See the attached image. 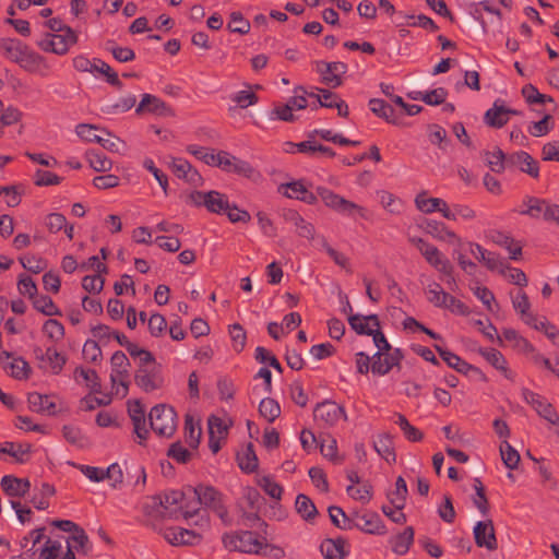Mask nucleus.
<instances>
[{
	"mask_svg": "<svg viewBox=\"0 0 559 559\" xmlns=\"http://www.w3.org/2000/svg\"><path fill=\"white\" fill-rule=\"evenodd\" d=\"M136 98L134 95L121 97L117 103L107 105L103 108V112L107 115H114L117 112H124L134 107Z\"/></svg>",
	"mask_w": 559,
	"mask_h": 559,
	"instance_id": "0e129e2a",
	"label": "nucleus"
},
{
	"mask_svg": "<svg viewBox=\"0 0 559 559\" xmlns=\"http://www.w3.org/2000/svg\"><path fill=\"white\" fill-rule=\"evenodd\" d=\"M369 108L377 117L384 119L386 122L394 126L400 124L399 119L395 117L394 108L381 98H371L369 100Z\"/></svg>",
	"mask_w": 559,
	"mask_h": 559,
	"instance_id": "c85d7f7f",
	"label": "nucleus"
},
{
	"mask_svg": "<svg viewBox=\"0 0 559 559\" xmlns=\"http://www.w3.org/2000/svg\"><path fill=\"white\" fill-rule=\"evenodd\" d=\"M397 420L395 424L399 425L404 433V437L411 442H419L424 439V433L416 427L409 424L408 419L403 415L396 414Z\"/></svg>",
	"mask_w": 559,
	"mask_h": 559,
	"instance_id": "3c124183",
	"label": "nucleus"
},
{
	"mask_svg": "<svg viewBox=\"0 0 559 559\" xmlns=\"http://www.w3.org/2000/svg\"><path fill=\"white\" fill-rule=\"evenodd\" d=\"M134 382L146 393L160 389L164 384L162 365L155 364L151 368L139 367L134 373Z\"/></svg>",
	"mask_w": 559,
	"mask_h": 559,
	"instance_id": "39448f33",
	"label": "nucleus"
},
{
	"mask_svg": "<svg viewBox=\"0 0 559 559\" xmlns=\"http://www.w3.org/2000/svg\"><path fill=\"white\" fill-rule=\"evenodd\" d=\"M259 413L269 423H273L281 416V406L276 400L264 397L259 404Z\"/></svg>",
	"mask_w": 559,
	"mask_h": 559,
	"instance_id": "de8ad7c7",
	"label": "nucleus"
},
{
	"mask_svg": "<svg viewBox=\"0 0 559 559\" xmlns=\"http://www.w3.org/2000/svg\"><path fill=\"white\" fill-rule=\"evenodd\" d=\"M471 253L483 263L489 271H498L500 274L506 273V263L498 253L490 252L478 243L467 242Z\"/></svg>",
	"mask_w": 559,
	"mask_h": 559,
	"instance_id": "f8f14e48",
	"label": "nucleus"
},
{
	"mask_svg": "<svg viewBox=\"0 0 559 559\" xmlns=\"http://www.w3.org/2000/svg\"><path fill=\"white\" fill-rule=\"evenodd\" d=\"M145 112L159 117H175V110L168 104L148 93L142 95L139 105L135 107L136 115H143Z\"/></svg>",
	"mask_w": 559,
	"mask_h": 559,
	"instance_id": "0eeeda50",
	"label": "nucleus"
},
{
	"mask_svg": "<svg viewBox=\"0 0 559 559\" xmlns=\"http://www.w3.org/2000/svg\"><path fill=\"white\" fill-rule=\"evenodd\" d=\"M26 46L16 38H0V50L3 51L5 58L15 63Z\"/></svg>",
	"mask_w": 559,
	"mask_h": 559,
	"instance_id": "f704fd0d",
	"label": "nucleus"
},
{
	"mask_svg": "<svg viewBox=\"0 0 559 559\" xmlns=\"http://www.w3.org/2000/svg\"><path fill=\"white\" fill-rule=\"evenodd\" d=\"M328 512L330 520L335 527L345 531L354 528V521L346 515L341 507L330 506Z\"/></svg>",
	"mask_w": 559,
	"mask_h": 559,
	"instance_id": "49530a36",
	"label": "nucleus"
},
{
	"mask_svg": "<svg viewBox=\"0 0 559 559\" xmlns=\"http://www.w3.org/2000/svg\"><path fill=\"white\" fill-rule=\"evenodd\" d=\"M421 228L432 237L440 240H448L449 242H457L459 246H462L463 242L457 235L448 229L444 223L435 221V219H425L421 224Z\"/></svg>",
	"mask_w": 559,
	"mask_h": 559,
	"instance_id": "6ab92c4d",
	"label": "nucleus"
},
{
	"mask_svg": "<svg viewBox=\"0 0 559 559\" xmlns=\"http://www.w3.org/2000/svg\"><path fill=\"white\" fill-rule=\"evenodd\" d=\"M78 41L79 36L73 28H67L60 33H46L44 38L37 43V46L45 52L63 56Z\"/></svg>",
	"mask_w": 559,
	"mask_h": 559,
	"instance_id": "7ed1b4c3",
	"label": "nucleus"
},
{
	"mask_svg": "<svg viewBox=\"0 0 559 559\" xmlns=\"http://www.w3.org/2000/svg\"><path fill=\"white\" fill-rule=\"evenodd\" d=\"M19 262L33 274H39L47 267V260L33 254L20 257Z\"/></svg>",
	"mask_w": 559,
	"mask_h": 559,
	"instance_id": "e2e57ef3",
	"label": "nucleus"
},
{
	"mask_svg": "<svg viewBox=\"0 0 559 559\" xmlns=\"http://www.w3.org/2000/svg\"><path fill=\"white\" fill-rule=\"evenodd\" d=\"M347 540L338 536L336 538H325L320 545V551L324 559H345L349 551L345 549Z\"/></svg>",
	"mask_w": 559,
	"mask_h": 559,
	"instance_id": "aec40b11",
	"label": "nucleus"
},
{
	"mask_svg": "<svg viewBox=\"0 0 559 559\" xmlns=\"http://www.w3.org/2000/svg\"><path fill=\"white\" fill-rule=\"evenodd\" d=\"M500 454L506 467H508L509 469L518 468L520 463V454L506 440L500 445Z\"/></svg>",
	"mask_w": 559,
	"mask_h": 559,
	"instance_id": "5fc2aeb1",
	"label": "nucleus"
},
{
	"mask_svg": "<svg viewBox=\"0 0 559 559\" xmlns=\"http://www.w3.org/2000/svg\"><path fill=\"white\" fill-rule=\"evenodd\" d=\"M171 546H194L201 543L202 535L183 527H167L162 533Z\"/></svg>",
	"mask_w": 559,
	"mask_h": 559,
	"instance_id": "9b49d317",
	"label": "nucleus"
},
{
	"mask_svg": "<svg viewBox=\"0 0 559 559\" xmlns=\"http://www.w3.org/2000/svg\"><path fill=\"white\" fill-rule=\"evenodd\" d=\"M408 488L405 479L399 476L395 480V490L386 493V498L396 511H402L406 504Z\"/></svg>",
	"mask_w": 559,
	"mask_h": 559,
	"instance_id": "473e14b6",
	"label": "nucleus"
},
{
	"mask_svg": "<svg viewBox=\"0 0 559 559\" xmlns=\"http://www.w3.org/2000/svg\"><path fill=\"white\" fill-rule=\"evenodd\" d=\"M222 542L224 547L231 551L258 555L263 545V537L258 538L252 531H238L225 533L222 536Z\"/></svg>",
	"mask_w": 559,
	"mask_h": 559,
	"instance_id": "f03ea898",
	"label": "nucleus"
},
{
	"mask_svg": "<svg viewBox=\"0 0 559 559\" xmlns=\"http://www.w3.org/2000/svg\"><path fill=\"white\" fill-rule=\"evenodd\" d=\"M186 490L193 495L197 504H202L211 510L223 502V493L211 485L199 484L195 487L187 486Z\"/></svg>",
	"mask_w": 559,
	"mask_h": 559,
	"instance_id": "1a4fd4ad",
	"label": "nucleus"
},
{
	"mask_svg": "<svg viewBox=\"0 0 559 559\" xmlns=\"http://www.w3.org/2000/svg\"><path fill=\"white\" fill-rule=\"evenodd\" d=\"M43 332L52 341H60L64 336L63 324L56 319H48L43 325Z\"/></svg>",
	"mask_w": 559,
	"mask_h": 559,
	"instance_id": "774afa93",
	"label": "nucleus"
},
{
	"mask_svg": "<svg viewBox=\"0 0 559 559\" xmlns=\"http://www.w3.org/2000/svg\"><path fill=\"white\" fill-rule=\"evenodd\" d=\"M323 67H326L328 71H332L331 75H324L322 83L332 87H338L343 84L342 75L347 72V64L342 61H316V70L319 73H323Z\"/></svg>",
	"mask_w": 559,
	"mask_h": 559,
	"instance_id": "2eb2a0df",
	"label": "nucleus"
},
{
	"mask_svg": "<svg viewBox=\"0 0 559 559\" xmlns=\"http://www.w3.org/2000/svg\"><path fill=\"white\" fill-rule=\"evenodd\" d=\"M313 417L316 420H322L326 426H334L341 417L347 419L344 407L330 400L316 405Z\"/></svg>",
	"mask_w": 559,
	"mask_h": 559,
	"instance_id": "9d476101",
	"label": "nucleus"
},
{
	"mask_svg": "<svg viewBox=\"0 0 559 559\" xmlns=\"http://www.w3.org/2000/svg\"><path fill=\"white\" fill-rule=\"evenodd\" d=\"M106 49L119 62H129L135 59V53L131 48L117 46L114 40H107Z\"/></svg>",
	"mask_w": 559,
	"mask_h": 559,
	"instance_id": "4d7b16f0",
	"label": "nucleus"
},
{
	"mask_svg": "<svg viewBox=\"0 0 559 559\" xmlns=\"http://www.w3.org/2000/svg\"><path fill=\"white\" fill-rule=\"evenodd\" d=\"M85 157L90 166L97 173H107L112 168V160L97 150H87Z\"/></svg>",
	"mask_w": 559,
	"mask_h": 559,
	"instance_id": "72a5a7b5",
	"label": "nucleus"
},
{
	"mask_svg": "<svg viewBox=\"0 0 559 559\" xmlns=\"http://www.w3.org/2000/svg\"><path fill=\"white\" fill-rule=\"evenodd\" d=\"M32 451L31 443H15V442H5L0 448V453L8 454L15 459L17 463H25L24 454H28Z\"/></svg>",
	"mask_w": 559,
	"mask_h": 559,
	"instance_id": "ea45409f",
	"label": "nucleus"
},
{
	"mask_svg": "<svg viewBox=\"0 0 559 559\" xmlns=\"http://www.w3.org/2000/svg\"><path fill=\"white\" fill-rule=\"evenodd\" d=\"M13 356L12 353L3 350L0 354V365L4 370L10 369V376L16 380H26L32 373V368L23 357L14 358L13 361L5 360Z\"/></svg>",
	"mask_w": 559,
	"mask_h": 559,
	"instance_id": "4468645a",
	"label": "nucleus"
},
{
	"mask_svg": "<svg viewBox=\"0 0 559 559\" xmlns=\"http://www.w3.org/2000/svg\"><path fill=\"white\" fill-rule=\"evenodd\" d=\"M0 487L4 495L10 498H23L31 489V481L28 478L5 475L1 478Z\"/></svg>",
	"mask_w": 559,
	"mask_h": 559,
	"instance_id": "f3484780",
	"label": "nucleus"
},
{
	"mask_svg": "<svg viewBox=\"0 0 559 559\" xmlns=\"http://www.w3.org/2000/svg\"><path fill=\"white\" fill-rule=\"evenodd\" d=\"M495 242L508 250L511 260L518 261L522 257V246L503 233H498Z\"/></svg>",
	"mask_w": 559,
	"mask_h": 559,
	"instance_id": "a18cd8bd",
	"label": "nucleus"
},
{
	"mask_svg": "<svg viewBox=\"0 0 559 559\" xmlns=\"http://www.w3.org/2000/svg\"><path fill=\"white\" fill-rule=\"evenodd\" d=\"M524 203L527 205L526 210L521 211L522 215H527L532 218H539L544 216V210L546 207V200L536 197H526Z\"/></svg>",
	"mask_w": 559,
	"mask_h": 559,
	"instance_id": "603ef678",
	"label": "nucleus"
},
{
	"mask_svg": "<svg viewBox=\"0 0 559 559\" xmlns=\"http://www.w3.org/2000/svg\"><path fill=\"white\" fill-rule=\"evenodd\" d=\"M62 182V178L57 174L37 169L34 175V185L37 187L56 186Z\"/></svg>",
	"mask_w": 559,
	"mask_h": 559,
	"instance_id": "338daca9",
	"label": "nucleus"
},
{
	"mask_svg": "<svg viewBox=\"0 0 559 559\" xmlns=\"http://www.w3.org/2000/svg\"><path fill=\"white\" fill-rule=\"evenodd\" d=\"M317 194L321 198L324 204L345 215H353L355 212L362 218H366V209L343 198L342 195L333 192L332 190L319 186L316 188Z\"/></svg>",
	"mask_w": 559,
	"mask_h": 559,
	"instance_id": "20e7f679",
	"label": "nucleus"
},
{
	"mask_svg": "<svg viewBox=\"0 0 559 559\" xmlns=\"http://www.w3.org/2000/svg\"><path fill=\"white\" fill-rule=\"evenodd\" d=\"M62 436L70 444L75 445L80 449L90 445L88 438L82 433V430L79 427L72 425H64L62 427Z\"/></svg>",
	"mask_w": 559,
	"mask_h": 559,
	"instance_id": "37998d69",
	"label": "nucleus"
},
{
	"mask_svg": "<svg viewBox=\"0 0 559 559\" xmlns=\"http://www.w3.org/2000/svg\"><path fill=\"white\" fill-rule=\"evenodd\" d=\"M554 129L552 116L549 114L544 115L539 121L533 122L528 127V132L536 138L548 134Z\"/></svg>",
	"mask_w": 559,
	"mask_h": 559,
	"instance_id": "bf43d9fd",
	"label": "nucleus"
},
{
	"mask_svg": "<svg viewBox=\"0 0 559 559\" xmlns=\"http://www.w3.org/2000/svg\"><path fill=\"white\" fill-rule=\"evenodd\" d=\"M504 111V102L502 99H496L492 107L485 112L484 122L491 128H502L509 121V117Z\"/></svg>",
	"mask_w": 559,
	"mask_h": 559,
	"instance_id": "4be33fe9",
	"label": "nucleus"
},
{
	"mask_svg": "<svg viewBox=\"0 0 559 559\" xmlns=\"http://www.w3.org/2000/svg\"><path fill=\"white\" fill-rule=\"evenodd\" d=\"M295 509L305 521H311L318 515V510L314 503L305 493H299L296 497Z\"/></svg>",
	"mask_w": 559,
	"mask_h": 559,
	"instance_id": "4c0bfd02",
	"label": "nucleus"
},
{
	"mask_svg": "<svg viewBox=\"0 0 559 559\" xmlns=\"http://www.w3.org/2000/svg\"><path fill=\"white\" fill-rule=\"evenodd\" d=\"M346 491L353 499L367 503L372 498L373 487L370 483L366 481L360 488H355L353 485H349Z\"/></svg>",
	"mask_w": 559,
	"mask_h": 559,
	"instance_id": "69168bd1",
	"label": "nucleus"
},
{
	"mask_svg": "<svg viewBox=\"0 0 559 559\" xmlns=\"http://www.w3.org/2000/svg\"><path fill=\"white\" fill-rule=\"evenodd\" d=\"M478 353L497 370L501 371L502 374L509 379L513 380V373L508 368V362L504 356L496 348H484L479 347Z\"/></svg>",
	"mask_w": 559,
	"mask_h": 559,
	"instance_id": "5701e85b",
	"label": "nucleus"
},
{
	"mask_svg": "<svg viewBox=\"0 0 559 559\" xmlns=\"http://www.w3.org/2000/svg\"><path fill=\"white\" fill-rule=\"evenodd\" d=\"M513 308L521 314L522 320L526 324H532L535 321V314L530 312L531 302L525 292L520 290L518 296L512 300Z\"/></svg>",
	"mask_w": 559,
	"mask_h": 559,
	"instance_id": "58836bf2",
	"label": "nucleus"
},
{
	"mask_svg": "<svg viewBox=\"0 0 559 559\" xmlns=\"http://www.w3.org/2000/svg\"><path fill=\"white\" fill-rule=\"evenodd\" d=\"M227 29L230 33H237L239 35H246L251 29L250 22L243 16V14L239 11H234L229 14V22L227 24Z\"/></svg>",
	"mask_w": 559,
	"mask_h": 559,
	"instance_id": "09e8293b",
	"label": "nucleus"
},
{
	"mask_svg": "<svg viewBox=\"0 0 559 559\" xmlns=\"http://www.w3.org/2000/svg\"><path fill=\"white\" fill-rule=\"evenodd\" d=\"M464 24L478 36L487 33V24L478 8H475V10L471 12V17L465 19Z\"/></svg>",
	"mask_w": 559,
	"mask_h": 559,
	"instance_id": "6e6d98bb",
	"label": "nucleus"
},
{
	"mask_svg": "<svg viewBox=\"0 0 559 559\" xmlns=\"http://www.w3.org/2000/svg\"><path fill=\"white\" fill-rule=\"evenodd\" d=\"M203 206L210 212L214 214H223L227 209H229V202L226 194L211 190L206 192V200L203 202Z\"/></svg>",
	"mask_w": 559,
	"mask_h": 559,
	"instance_id": "2f4dec72",
	"label": "nucleus"
},
{
	"mask_svg": "<svg viewBox=\"0 0 559 559\" xmlns=\"http://www.w3.org/2000/svg\"><path fill=\"white\" fill-rule=\"evenodd\" d=\"M433 348L436 349V352L439 354V356L441 357V359L452 369H454L455 371L464 374V376H467V369L469 368V364L467 361H465L464 359H462L460 356H457L456 354L452 353L451 350L438 345V344H435L433 345Z\"/></svg>",
	"mask_w": 559,
	"mask_h": 559,
	"instance_id": "c756f323",
	"label": "nucleus"
},
{
	"mask_svg": "<svg viewBox=\"0 0 559 559\" xmlns=\"http://www.w3.org/2000/svg\"><path fill=\"white\" fill-rule=\"evenodd\" d=\"M189 493L186 489L183 491L178 490H171L168 493H165L164 496L156 495L152 497L153 506H146L145 513L148 515L153 514V511H150L148 509L152 508L158 509L159 507L164 508L165 510L168 509L169 506L177 504L182 501L183 497Z\"/></svg>",
	"mask_w": 559,
	"mask_h": 559,
	"instance_id": "bb28decb",
	"label": "nucleus"
},
{
	"mask_svg": "<svg viewBox=\"0 0 559 559\" xmlns=\"http://www.w3.org/2000/svg\"><path fill=\"white\" fill-rule=\"evenodd\" d=\"M411 241L417 247L430 265L438 267V264H440L441 253L437 247L428 243L421 238H412Z\"/></svg>",
	"mask_w": 559,
	"mask_h": 559,
	"instance_id": "c9c22d12",
	"label": "nucleus"
},
{
	"mask_svg": "<svg viewBox=\"0 0 559 559\" xmlns=\"http://www.w3.org/2000/svg\"><path fill=\"white\" fill-rule=\"evenodd\" d=\"M373 449L388 463H394L396 461L393 440L390 433L383 432L379 435L378 441L373 442Z\"/></svg>",
	"mask_w": 559,
	"mask_h": 559,
	"instance_id": "7c9ffc66",
	"label": "nucleus"
},
{
	"mask_svg": "<svg viewBox=\"0 0 559 559\" xmlns=\"http://www.w3.org/2000/svg\"><path fill=\"white\" fill-rule=\"evenodd\" d=\"M404 359V353L401 348H392L388 354H384L383 362L373 361L371 364V371L376 374L384 376L393 367L401 368V361Z\"/></svg>",
	"mask_w": 559,
	"mask_h": 559,
	"instance_id": "412c9836",
	"label": "nucleus"
},
{
	"mask_svg": "<svg viewBox=\"0 0 559 559\" xmlns=\"http://www.w3.org/2000/svg\"><path fill=\"white\" fill-rule=\"evenodd\" d=\"M45 61L44 57L31 50L28 46L21 53L17 64L28 72H34Z\"/></svg>",
	"mask_w": 559,
	"mask_h": 559,
	"instance_id": "79ce46f5",
	"label": "nucleus"
},
{
	"mask_svg": "<svg viewBox=\"0 0 559 559\" xmlns=\"http://www.w3.org/2000/svg\"><path fill=\"white\" fill-rule=\"evenodd\" d=\"M74 374H80L91 388L92 393H100L102 392V383L100 378L98 377L96 370L94 369H84L83 367H76Z\"/></svg>",
	"mask_w": 559,
	"mask_h": 559,
	"instance_id": "13d9d810",
	"label": "nucleus"
},
{
	"mask_svg": "<svg viewBox=\"0 0 559 559\" xmlns=\"http://www.w3.org/2000/svg\"><path fill=\"white\" fill-rule=\"evenodd\" d=\"M415 531L413 526H406L402 533L390 539L392 551L396 555H405L414 543Z\"/></svg>",
	"mask_w": 559,
	"mask_h": 559,
	"instance_id": "cd10ccee",
	"label": "nucleus"
},
{
	"mask_svg": "<svg viewBox=\"0 0 559 559\" xmlns=\"http://www.w3.org/2000/svg\"><path fill=\"white\" fill-rule=\"evenodd\" d=\"M487 165L489 168L497 174L503 173L508 168V154H506L500 147H496L493 152L485 151Z\"/></svg>",
	"mask_w": 559,
	"mask_h": 559,
	"instance_id": "e433bc0d",
	"label": "nucleus"
},
{
	"mask_svg": "<svg viewBox=\"0 0 559 559\" xmlns=\"http://www.w3.org/2000/svg\"><path fill=\"white\" fill-rule=\"evenodd\" d=\"M32 304L37 311L47 317L62 316L61 310L55 305L50 296L37 295V297L32 301Z\"/></svg>",
	"mask_w": 559,
	"mask_h": 559,
	"instance_id": "c03bdc74",
	"label": "nucleus"
},
{
	"mask_svg": "<svg viewBox=\"0 0 559 559\" xmlns=\"http://www.w3.org/2000/svg\"><path fill=\"white\" fill-rule=\"evenodd\" d=\"M474 489L476 492V496L473 498V503L477 508V510L480 512V514L486 518L489 514L490 511V504L488 501V498L486 496L485 486L480 478H474Z\"/></svg>",
	"mask_w": 559,
	"mask_h": 559,
	"instance_id": "a19ab883",
	"label": "nucleus"
},
{
	"mask_svg": "<svg viewBox=\"0 0 559 559\" xmlns=\"http://www.w3.org/2000/svg\"><path fill=\"white\" fill-rule=\"evenodd\" d=\"M187 152L209 166L215 165L217 154L214 153L213 148L209 150L203 146L191 144L187 146Z\"/></svg>",
	"mask_w": 559,
	"mask_h": 559,
	"instance_id": "052dcab7",
	"label": "nucleus"
},
{
	"mask_svg": "<svg viewBox=\"0 0 559 559\" xmlns=\"http://www.w3.org/2000/svg\"><path fill=\"white\" fill-rule=\"evenodd\" d=\"M358 521L354 522V527L367 534L384 535L386 533L385 524L376 512H368L358 515Z\"/></svg>",
	"mask_w": 559,
	"mask_h": 559,
	"instance_id": "a211bd4d",
	"label": "nucleus"
},
{
	"mask_svg": "<svg viewBox=\"0 0 559 559\" xmlns=\"http://www.w3.org/2000/svg\"><path fill=\"white\" fill-rule=\"evenodd\" d=\"M282 215L286 222L293 223L295 225L297 233L300 237H305L308 239L313 237V225L306 222L296 210L285 209L283 210Z\"/></svg>",
	"mask_w": 559,
	"mask_h": 559,
	"instance_id": "a878e982",
	"label": "nucleus"
},
{
	"mask_svg": "<svg viewBox=\"0 0 559 559\" xmlns=\"http://www.w3.org/2000/svg\"><path fill=\"white\" fill-rule=\"evenodd\" d=\"M475 545L489 551L498 549L496 530L491 519L478 521L473 527Z\"/></svg>",
	"mask_w": 559,
	"mask_h": 559,
	"instance_id": "423d86ee",
	"label": "nucleus"
},
{
	"mask_svg": "<svg viewBox=\"0 0 559 559\" xmlns=\"http://www.w3.org/2000/svg\"><path fill=\"white\" fill-rule=\"evenodd\" d=\"M167 456L175 460L177 463L187 464L191 460L192 453L186 449L180 441H176L169 445Z\"/></svg>",
	"mask_w": 559,
	"mask_h": 559,
	"instance_id": "680f3d73",
	"label": "nucleus"
},
{
	"mask_svg": "<svg viewBox=\"0 0 559 559\" xmlns=\"http://www.w3.org/2000/svg\"><path fill=\"white\" fill-rule=\"evenodd\" d=\"M201 433V427L194 424L191 415L187 414L185 418V437L192 449L199 447Z\"/></svg>",
	"mask_w": 559,
	"mask_h": 559,
	"instance_id": "8fccbe9b",
	"label": "nucleus"
},
{
	"mask_svg": "<svg viewBox=\"0 0 559 559\" xmlns=\"http://www.w3.org/2000/svg\"><path fill=\"white\" fill-rule=\"evenodd\" d=\"M17 289L21 295L27 296L32 301L38 295V288L35 281L25 273L19 275Z\"/></svg>",
	"mask_w": 559,
	"mask_h": 559,
	"instance_id": "864d4df0",
	"label": "nucleus"
},
{
	"mask_svg": "<svg viewBox=\"0 0 559 559\" xmlns=\"http://www.w3.org/2000/svg\"><path fill=\"white\" fill-rule=\"evenodd\" d=\"M148 421L156 435L170 438L177 429V413L170 405L157 404L151 408Z\"/></svg>",
	"mask_w": 559,
	"mask_h": 559,
	"instance_id": "f257e3e1",
	"label": "nucleus"
},
{
	"mask_svg": "<svg viewBox=\"0 0 559 559\" xmlns=\"http://www.w3.org/2000/svg\"><path fill=\"white\" fill-rule=\"evenodd\" d=\"M508 168L520 167L522 173L527 174L533 178L539 176V165L527 152L519 151L515 153L508 154Z\"/></svg>",
	"mask_w": 559,
	"mask_h": 559,
	"instance_id": "ddd939ff",
	"label": "nucleus"
},
{
	"mask_svg": "<svg viewBox=\"0 0 559 559\" xmlns=\"http://www.w3.org/2000/svg\"><path fill=\"white\" fill-rule=\"evenodd\" d=\"M111 364V374L110 380L112 383L116 382L117 377L120 378V384L124 388L126 392H128L129 381L126 379L129 377L128 367H130V361L127 355L122 350H117L112 354L110 358Z\"/></svg>",
	"mask_w": 559,
	"mask_h": 559,
	"instance_id": "dca6fc26",
	"label": "nucleus"
},
{
	"mask_svg": "<svg viewBox=\"0 0 559 559\" xmlns=\"http://www.w3.org/2000/svg\"><path fill=\"white\" fill-rule=\"evenodd\" d=\"M28 408L39 414L56 415V403L49 401V395L38 392L27 394Z\"/></svg>",
	"mask_w": 559,
	"mask_h": 559,
	"instance_id": "b1692460",
	"label": "nucleus"
},
{
	"mask_svg": "<svg viewBox=\"0 0 559 559\" xmlns=\"http://www.w3.org/2000/svg\"><path fill=\"white\" fill-rule=\"evenodd\" d=\"M236 461L239 468L246 474L257 472L259 467V460L254 451L253 443H247L246 448L236 454Z\"/></svg>",
	"mask_w": 559,
	"mask_h": 559,
	"instance_id": "393cba45",
	"label": "nucleus"
},
{
	"mask_svg": "<svg viewBox=\"0 0 559 559\" xmlns=\"http://www.w3.org/2000/svg\"><path fill=\"white\" fill-rule=\"evenodd\" d=\"M522 396L527 404H530L536 413L551 424L559 423V416L555 407L546 401L542 395L524 388Z\"/></svg>",
	"mask_w": 559,
	"mask_h": 559,
	"instance_id": "6e6552de",
	"label": "nucleus"
}]
</instances>
